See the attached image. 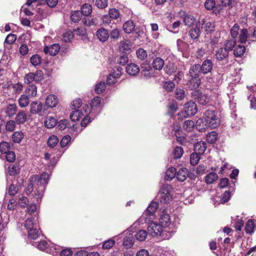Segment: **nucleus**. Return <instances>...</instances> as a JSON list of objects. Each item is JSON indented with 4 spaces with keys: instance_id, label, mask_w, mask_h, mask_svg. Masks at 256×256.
Returning a JSON list of instances; mask_svg holds the SVG:
<instances>
[{
    "instance_id": "f257e3e1",
    "label": "nucleus",
    "mask_w": 256,
    "mask_h": 256,
    "mask_svg": "<svg viewBox=\"0 0 256 256\" xmlns=\"http://www.w3.org/2000/svg\"><path fill=\"white\" fill-rule=\"evenodd\" d=\"M48 174L46 172H43L40 176H33L32 177V182H36V186H38L37 192L40 196L37 198V201H38V198H41L43 195V192L45 189L46 186L48 183Z\"/></svg>"
},
{
    "instance_id": "f03ea898",
    "label": "nucleus",
    "mask_w": 256,
    "mask_h": 256,
    "mask_svg": "<svg viewBox=\"0 0 256 256\" xmlns=\"http://www.w3.org/2000/svg\"><path fill=\"white\" fill-rule=\"evenodd\" d=\"M204 119L206 126L210 128H216L220 124V119L214 110L208 109L204 112Z\"/></svg>"
},
{
    "instance_id": "7ed1b4c3",
    "label": "nucleus",
    "mask_w": 256,
    "mask_h": 256,
    "mask_svg": "<svg viewBox=\"0 0 256 256\" xmlns=\"http://www.w3.org/2000/svg\"><path fill=\"white\" fill-rule=\"evenodd\" d=\"M172 188L170 185L166 184L162 186L160 193L161 203L167 204L172 200Z\"/></svg>"
},
{
    "instance_id": "20e7f679",
    "label": "nucleus",
    "mask_w": 256,
    "mask_h": 256,
    "mask_svg": "<svg viewBox=\"0 0 256 256\" xmlns=\"http://www.w3.org/2000/svg\"><path fill=\"white\" fill-rule=\"evenodd\" d=\"M38 248L43 251H45L48 253L52 254V255H54L56 252L60 250V248L59 246H54L50 248L49 244L46 240H41L38 244H37Z\"/></svg>"
},
{
    "instance_id": "39448f33",
    "label": "nucleus",
    "mask_w": 256,
    "mask_h": 256,
    "mask_svg": "<svg viewBox=\"0 0 256 256\" xmlns=\"http://www.w3.org/2000/svg\"><path fill=\"white\" fill-rule=\"evenodd\" d=\"M229 53L227 49L220 48L216 51L214 56L218 62H222L223 64H226L229 62Z\"/></svg>"
},
{
    "instance_id": "423d86ee",
    "label": "nucleus",
    "mask_w": 256,
    "mask_h": 256,
    "mask_svg": "<svg viewBox=\"0 0 256 256\" xmlns=\"http://www.w3.org/2000/svg\"><path fill=\"white\" fill-rule=\"evenodd\" d=\"M43 74L41 70H38L35 72H30L26 75L24 78V82L30 84L33 81L39 82L43 79Z\"/></svg>"
},
{
    "instance_id": "0eeeda50",
    "label": "nucleus",
    "mask_w": 256,
    "mask_h": 256,
    "mask_svg": "<svg viewBox=\"0 0 256 256\" xmlns=\"http://www.w3.org/2000/svg\"><path fill=\"white\" fill-rule=\"evenodd\" d=\"M162 224L151 222L148 227V232L152 236H160L162 230Z\"/></svg>"
},
{
    "instance_id": "6e6552de",
    "label": "nucleus",
    "mask_w": 256,
    "mask_h": 256,
    "mask_svg": "<svg viewBox=\"0 0 256 256\" xmlns=\"http://www.w3.org/2000/svg\"><path fill=\"white\" fill-rule=\"evenodd\" d=\"M197 22L198 26L200 27L202 29H204L207 33L214 30V26L212 22L204 21V19H199Z\"/></svg>"
},
{
    "instance_id": "1a4fd4ad",
    "label": "nucleus",
    "mask_w": 256,
    "mask_h": 256,
    "mask_svg": "<svg viewBox=\"0 0 256 256\" xmlns=\"http://www.w3.org/2000/svg\"><path fill=\"white\" fill-rule=\"evenodd\" d=\"M200 66L202 74H206L212 72L213 68V62L212 60L206 59L202 62Z\"/></svg>"
},
{
    "instance_id": "9d476101",
    "label": "nucleus",
    "mask_w": 256,
    "mask_h": 256,
    "mask_svg": "<svg viewBox=\"0 0 256 256\" xmlns=\"http://www.w3.org/2000/svg\"><path fill=\"white\" fill-rule=\"evenodd\" d=\"M96 36L100 42H105L110 38L108 30L104 28H100L96 30Z\"/></svg>"
},
{
    "instance_id": "9b49d317",
    "label": "nucleus",
    "mask_w": 256,
    "mask_h": 256,
    "mask_svg": "<svg viewBox=\"0 0 256 256\" xmlns=\"http://www.w3.org/2000/svg\"><path fill=\"white\" fill-rule=\"evenodd\" d=\"M197 112L196 105L192 101L187 102L184 105V112L188 116H193Z\"/></svg>"
},
{
    "instance_id": "f8f14e48",
    "label": "nucleus",
    "mask_w": 256,
    "mask_h": 256,
    "mask_svg": "<svg viewBox=\"0 0 256 256\" xmlns=\"http://www.w3.org/2000/svg\"><path fill=\"white\" fill-rule=\"evenodd\" d=\"M38 219V218L31 217L26 220L24 226L28 232L34 228L36 230V228L39 227Z\"/></svg>"
},
{
    "instance_id": "ddd939ff",
    "label": "nucleus",
    "mask_w": 256,
    "mask_h": 256,
    "mask_svg": "<svg viewBox=\"0 0 256 256\" xmlns=\"http://www.w3.org/2000/svg\"><path fill=\"white\" fill-rule=\"evenodd\" d=\"M202 74L200 64H194L192 65L189 70V74L192 78H197Z\"/></svg>"
},
{
    "instance_id": "4468645a",
    "label": "nucleus",
    "mask_w": 256,
    "mask_h": 256,
    "mask_svg": "<svg viewBox=\"0 0 256 256\" xmlns=\"http://www.w3.org/2000/svg\"><path fill=\"white\" fill-rule=\"evenodd\" d=\"M158 207V203L156 202H152L146 210V214L150 216V218H154V212Z\"/></svg>"
},
{
    "instance_id": "2eb2a0df",
    "label": "nucleus",
    "mask_w": 256,
    "mask_h": 256,
    "mask_svg": "<svg viewBox=\"0 0 256 256\" xmlns=\"http://www.w3.org/2000/svg\"><path fill=\"white\" fill-rule=\"evenodd\" d=\"M160 222L162 226H168L171 223V218L166 210L162 212L160 218Z\"/></svg>"
},
{
    "instance_id": "dca6fc26",
    "label": "nucleus",
    "mask_w": 256,
    "mask_h": 256,
    "mask_svg": "<svg viewBox=\"0 0 256 256\" xmlns=\"http://www.w3.org/2000/svg\"><path fill=\"white\" fill-rule=\"evenodd\" d=\"M18 106L16 104H8L5 108V113L9 118H12L16 113Z\"/></svg>"
},
{
    "instance_id": "f3484780",
    "label": "nucleus",
    "mask_w": 256,
    "mask_h": 256,
    "mask_svg": "<svg viewBox=\"0 0 256 256\" xmlns=\"http://www.w3.org/2000/svg\"><path fill=\"white\" fill-rule=\"evenodd\" d=\"M60 46L59 44H54L51 45L50 46H46L44 49V52L45 54L49 53L51 56L56 55L60 50Z\"/></svg>"
},
{
    "instance_id": "a211bd4d",
    "label": "nucleus",
    "mask_w": 256,
    "mask_h": 256,
    "mask_svg": "<svg viewBox=\"0 0 256 256\" xmlns=\"http://www.w3.org/2000/svg\"><path fill=\"white\" fill-rule=\"evenodd\" d=\"M135 28L134 22L131 20L126 22L122 26L123 30L126 34L132 33L134 30Z\"/></svg>"
},
{
    "instance_id": "6ab92c4d",
    "label": "nucleus",
    "mask_w": 256,
    "mask_h": 256,
    "mask_svg": "<svg viewBox=\"0 0 256 256\" xmlns=\"http://www.w3.org/2000/svg\"><path fill=\"white\" fill-rule=\"evenodd\" d=\"M30 112L32 114H38L41 115V112L43 108V105L41 102H32L30 104Z\"/></svg>"
},
{
    "instance_id": "aec40b11",
    "label": "nucleus",
    "mask_w": 256,
    "mask_h": 256,
    "mask_svg": "<svg viewBox=\"0 0 256 256\" xmlns=\"http://www.w3.org/2000/svg\"><path fill=\"white\" fill-rule=\"evenodd\" d=\"M126 71L130 75L136 76L140 72V68L136 64L131 63L127 66Z\"/></svg>"
},
{
    "instance_id": "412c9836",
    "label": "nucleus",
    "mask_w": 256,
    "mask_h": 256,
    "mask_svg": "<svg viewBox=\"0 0 256 256\" xmlns=\"http://www.w3.org/2000/svg\"><path fill=\"white\" fill-rule=\"evenodd\" d=\"M58 103V100L56 96L54 94L48 96L46 100V105L50 108H52L56 106Z\"/></svg>"
},
{
    "instance_id": "4be33fe9",
    "label": "nucleus",
    "mask_w": 256,
    "mask_h": 256,
    "mask_svg": "<svg viewBox=\"0 0 256 256\" xmlns=\"http://www.w3.org/2000/svg\"><path fill=\"white\" fill-rule=\"evenodd\" d=\"M206 148V143L204 142H199L196 143L194 146V150L196 153L202 154L204 153Z\"/></svg>"
},
{
    "instance_id": "5701e85b",
    "label": "nucleus",
    "mask_w": 256,
    "mask_h": 256,
    "mask_svg": "<svg viewBox=\"0 0 256 256\" xmlns=\"http://www.w3.org/2000/svg\"><path fill=\"white\" fill-rule=\"evenodd\" d=\"M188 175V169L184 168H182L176 172V178L179 181L184 182L186 180Z\"/></svg>"
},
{
    "instance_id": "b1692460",
    "label": "nucleus",
    "mask_w": 256,
    "mask_h": 256,
    "mask_svg": "<svg viewBox=\"0 0 256 256\" xmlns=\"http://www.w3.org/2000/svg\"><path fill=\"white\" fill-rule=\"evenodd\" d=\"M134 244V238L132 234H129L124 238L123 246L126 248H130Z\"/></svg>"
},
{
    "instance_id": "393cba45",
    "label": "nucleus",
    "mask_w": 256,
    "mask_h": 256,
    "mask_svg": "<svg viewBox=\"0 0 256 256\" xmlns=\"http://www.w3.org/2000/svg\"><path fill=\"white\" fill-rule=\"evenodd\" d=\"M164 62L163 59L160 57H156L152 62V65L153 68L156 70H160L163 68Z\"/></svg>"
},
{
    "instance_id": "a878e982",
    "label": "nucleus",
    "mask_w": 256,
    "mask_h": 256,
    "mask_svg": "<svg viewBox=\"0 0 256 256\" xmlns=\"http://www.w3.org/2000/svg\"><path fill=\"white\" fill-rule=\"evenodd\" d=\"M26 118L27 115L26 113L23 110H20L16 114L15 122L18 124H22L26 122Z\"/></svg>"
},
{
    "instance_id": "bb28decb",
    "label": "nucleus",
    "mask_w": 256,
    "mask_h": 256,
    "mask_svg": "<svg viewBox=\"0 0 256 256\" xmlns=\"http://www.w3.org/2000/svg\"><path fill=\"white\" fill-rule=\"evenodd\" d=\"M84 116L82 110H74V111L70 115V118L72 122H76L80 120V118Z\"/></svg>"
},
{
    "instance_id": "cd10ccee",
    "label": "nucleus",
    "mask_w": 256,
    "mask_h": 256,
    "mask_svg": "<svg viewBox=\"0 0 256 256\" xmlns=\"http://www.w3.org/2000/svg\"><path fill=\"white\" fill-rule=\"evenodd\" d=\"M142 74L144 76H149L150 75L151 67L147 61L143 62L142 65Z\"/></svg>"
},
{
    "instance_id": "c85d7f7f",
    "label": "nucleus",
    "mask_w": 256,
    "mask_h": 256,
    "mask_svg": "<svg viewBox=\"0 0 256 256\" xmlns=\"http://www.w3.org/2000/svg\"><path fill=\"white\" fill-rule=\"evenodd\" d=\"M19 106L20 108H24L28 106L30 102L29 98L26 94L20 96L18 100Z\"/></svg>"
},
{
    "instance_id": "c756f323",
    "label": "nucleus",
    "mask_w": 256,
    "mask_h": 256,
    "mask_svg": "<svg viewBox=\"0 0 256 256\" xmlns=\"http://www.w3.org/2000/svg\"><path fill=\"white\" fill-rule=\"evenodd\" d=\"M176 174V168L170 167L167 170L166 172L165 179L166 180H172Z\"/></svg>"
},
{
    "instance_id": "7c9ffc66",
    "label": "nucleus",
    "mask_w": 256,
    "mask_h": 256,
    "mask_svg": "<svg viewBox=\"0 0 256 256\" xmlns=\"http://www.w3.org/2000/svg\"><path fill=\"white\" fill-rule=\"evenodd\" d=\"M92 12V6L88 4H84L81 8V12L82 15L84 16H88Z\"/></svg>"
},
{
    "instance_id": "2f4dec72",
    "label": "nucleus",
    "mask_w": 256,
    "mask_h": 256,
    "mask_svg": "<svg viewBox=\"0 0 256 256\" xmlns=\"http://www.w3.org/2000/svg\"><path fill=\"white\" fill-rule=\"evenodd\" d=\"M44 123L47 128H50L56 125V120L53 117L48 116L46 118Z\"/></svg>"
},
{
    "instance_id": "473e14b6",
    "label": "nucleus",
    "mask_w": 256,
    "mask_h": 256,
    "mask_svg": "<svg viewBox=\"0 0 256 256\" xmlns=\"http://www.w3.org/2000/svg\"><path fill=\"white\" fill-rule=\"evenodd\" d=\"M200 29V27L198 26V22H196V26L189 31V35L192 39L196 40L199 37Z\"/></svg>"
},
{
    "instance_id": "72a5a7b5",
    "label": "nucleus",
    "mask_w": 256,
    "mask_h": 256,
    "mask_svg": "<svg viewBox=\"0 0 256 256\" xmlns=\"http://www.w3.org/2000/svg\"><path fill=\"white\" fill-rule=\"evenodd\" d=\"M236 44V40L232 38L231 39L227 40L224 42V48L227 49L229 52H231Z\"/></svg>"
},
{
    "instance_id": "f704fd0d",
    "label": "nucleus",
    "mask_w": 256,
    "mask_h": 256,
    "mask_svg": "<svg viewBox=\"0 0 256 256\" xmlns=\"http://www.w3.org/2000/svg\"><path fill=\"white\" fill-rule=\"evenodd\" d=\"M36 86L34 84H29L26 90V92L30 96H34L36 95Z\"/></svg>"
},
{
    "instance_id": "c9c22d12",
    "label": "nucleus",
    "mask_w": 256,
    "mask_h": 256,
    "mask_svg": "<svg viewBox=\"0 0 256 256\" xmlns=\"http://www.w3.org/2000/svg\"><path fill=\"white\" fill-rule=\"evenodd\" d=\"M248 32L246 29H241L239 36V41L240 43L243 44L246 42L248 36H249Z\"/></svg>"
},
{
    "instance_id": "e433bc0d",
    "label": "nucleus",
    "mask_w": 256,
    "mask_h": 256,
    "mask_svg": "<svg viewBox=\"0 0 256 256\" xmlns=\"http://www.w3.org/2000/svg\"><path fill=\"white\" fill-rule=\"evenodd\" d=\"M245 47L244 46H236L234 50V54L236 57L242 56L245 52Z\"/></svg>"
},
{
    "instance_id": "4c0bfd02",
    "label": "nucleus",
    "mask_w": 256,
    "mask_h": 256,
    "mask_svg": "<svg viewBox=\"0 0 256 256\" xmlns=\"http://www.w3.org/2000/svg\"><path fill=\"white\" fill-rule=\"evenodd\" d=\"M122 68L120 66H116L111 72V76L114 79L120 78L122 74Z\"/></svg>"
},
{
    "instance_id": "58836bf2",
    "label": "nucleus",
    "mask_w": 256,
    "mask_h": 256,
    "mask_svg": "<svg viewBox=\"0 0 256 256\" xmlns=\"http://www.w3.org/2000/svg\"><path fill=\"white\" fill-rule=\"evenodd\" d=\"M218 178L216 173L210 172L206 176V182L208 184H211L215 182Z\"/></svg>"
},
{
    "instance_id": "ea45409f",
    "label": "nucleus",
    "mask_w": 256,
    "mask_h": 256,
    "mask_svg": "<svg viewBox=\"0 0 256 256\" xmlns=\"http://www.w3.org/2000/svg\"><path fill=\"white\" fill-rule=\"evenodd\" d=\"M24 134L21 132H16L12 136V140L16 143H20L24 138Z\"/></svg>"
},
{
    "instance_id": "a19ab883",
    "label": "nucleus",
    "mask_w": 256,
    "mask_h": 256,
    "mask_svg": "<svg viewBox=\"0 0 256 256\" xmlns=\"http://www.w3.org/2000/svg\"><path fill=\"white\" fill-rule=\"evenodd\" d=\"M82 17V12L80 11L76 10L72 12L70 18L71 20L74 22H78Z\"/></svg>"
},
{
    "instance_id": "79ce46f5",
    "label": "nucleus",
    "mask_w": 256,
    "mask_h": 256,
    "mask_svg": "<svg viewBox=\"0 0 256 256\" xmlns=\"http://www.w3.org/2000/svg\"><path fill=\"white\" fill-rule=\"evenodd\" d=\"M218 137V134L215 132H209L206 135V140L208 143L210 144H214V143Z\"/></svg>"
},
{
    "instance_id": "37998d69",
    "label": "nucleus",
    "mask_w": 256,
    "mask_h": 256,
    "mask_svg": "<svg viewBox=\"0 0 256 256\" xmlns=\"http://www.w3.org/2000/svg\"><path fill=\"white\" fill-rule=\"evenodd\" d=\"M240 30L238 24H235L230 30V34L232 38L236 40L238 34H240Z\"/></svg>"
},
{
    "instance_id": "c03bdc74",
    "label": "nucleus",
    "mask_w": 256,
    "mask_h": 256,
    "mask_svg": "<svg viewBox=\"0 0 256 256\" xmlns=\"http://www.w3.org/2000/svg\"><path fill=\"white\" fill-rule=\"evenodd\" d=\"M58 142V138L56 136H51L48 139V144L50 148L54 147Z\"/></svg>"
},
{
    "instance_id": "a18cd8bd",
    "label": "nucleus",
    "mask_w": 256,
    "mask_h": 256,
    "mask_svg": "<svg viewBox=\"0 0 256 256\" xmlns=\"http://www.w3.org/2000/svg\"><path fill=\"white\" fill-rule=\"evenodd\" d=\"M130 42L128 40H124L120 42V50L124 51L130 50Z\"/></svg>"
},
{
    "instance_id": "49530a36",
    "label": "nucleus",
    "mask_w": 256,
    "mask_h": 256,
    "mask_svg": "<svg viewBox=\"0 0 256 256\" xmlns=\"http://www.w3.org/2000/svg\"><path fill=\"white\" fill-rule=\"evenodd\" d=\"M194 126V121L192 120H187L184 122L183 128L186 130L190 132L192 130Z\"/></svg>"
},
{
    "instance_id": "de8ad7c7",
    "label": "nucleus",
    "mask_w": 256,
    "mask_h": 256,
    "mask_svg": "<svg viewBox=\"0 0 256 256\" xmlns=\"http://www.w3.org/2000/svg\"><path fill=\"white\" fill-rule=\"evenodd\" d=\"M10 144L6 142H2L0 144V152L2 154H6L10 151Z\"/></svg>"
},
{
    "instance_id": "09e8293b",
    "label": "nucleus",
    "mask_w": 256,
    "mask_h": 256,
    "mask_svg": "<svg viewBox=\"0 0 256 256\" xmlns=\"http://www.w3.org/2000/svg\"><path fill=\"white\" fill-rule=\"evenodd\" d=\"M40 228H36V230H34V228L30 230L28 232V236L33 240H36L40 236V232L39 231Z\"/></svg>"
},
{
    "instance_id": "8fccbe9b",
    "label": "nucleus",
    "mask_w": 256,
    "mask_h": 256,
    "mask_svg": "<svg viewBox=\"0 0 256 256\" xmlns=\"http://www.w3.org/2000/svg\"><path fill=\"white\" fill-rule=\"evenodd\" d=\"M184 154V150L180 146H176L173 151V154L175 158H180Z\"/></svg>"
},
{
    "instance_id": "3c124183",
    "label": "nucleus",
    "mask_w": 256,
    "mask_h": 256,
    "mask_svg": "<svg viewBox=\"0 0 256 256\" xmlns=\"http://www.w3.org/2000/svg\"><path fill=\"white\" fill-rule=\"evenodd\" d=\"M254 228V222L252 220H248L246 225L245 230L246 233L253 232Z\"/></svg>"
},
{
    "instance_id": "603ef678",
    "label": "nucleus",
    "mask_w": 256,
    "mask_h": 256,
    "mask_svg": "<svg viewBox=\"0 0 256 256\" xmlns=\"http://www.w3.org/2000/svg\"><path fill=\"white\" fill-rule=\"evenodd\" d=\"M108 14L111 18L116 20L119 18L120 13L118 10L112 8L109 10Z\"/></svg>"
},
{
    "instance_id": "864d4df0",
    "label": "nucleus",
    "mask_w": 256,
    "mask_h": 256,
    "mask_svg": "<svg viewBox=\"0 0 256 256\" xmlns=\"http://www.w3.org/2000/svg\"><path fill=\"white\" fill-rule=\"evenodd\" d=\"M147 233L144 230H140L136 234V238L139 241H143L146 238Z\"/></svg>"
},
{
    "instance_id": "5fc2aeb1",
    "label": "nucleus",
    "mask_w": 256,
    "mask_h": 256,
    "mask_svg": "<svg viewBox=\"0 0 256 256\" xmlns=\"http://www.w3.org/2000/svg\"><path fill=\"white\" fill-rule=\"evenodd\" d=\"M110 38L117 40L120 36V31L118 28H115L112 30L110 33H109Z\"/></svg>"
},
{
    "instance_id": "6e6d98bb",
    "label": "nucleus",
    "mask_w": 256,
    "mask_h": 256,
    "mask_svg": "<svg viewBox=\"0 0 256 256\" xmlns=\"http://www.w3.org/2000/svg\"><path fill=\"white\" fill-rule=\"evenodd\" d=\"M16 122L13 120H8L5 125L6 129L7 131L12 132L16 128Z\"/></svg>"
},
{
    "instance_id": "4d7b16f0",
    "label": "nucleus",
    "mask_w": 256,
    "mask_h": 256,
    "mask_svg": "<svg viewBox=\"0 0 256 256\" xmlns=\"http://www.w3.org/2000/svg\"><path fill=\"white\" fill-rule=\"evenodd\" d=\"M19 168L17 166L10 164L8 167V172L10 176H14L18 173Z\"/></svg>"
},
{
    "instance_id": "13d9d810",
    "label": "nucleus",
    "mask_w": 256,
    "mask_h": 256,
    "mask_svg": "<svg viewBox=\"0 0 256 256\" xmlns=\"http://www.w3.org/2000/svg\"><path fill=\"white\" fill-rule=\"evenodd\" d=\"M30 62L34 66H37L40 64L41 58L38 54L33 55L30 58Z\"/></svg>"
},
{
    "instance_id": "bf43d9fd",
    "label": "nucleus",
    "mask_w": 256,
    "mask_h": 256,
    "mask_svg": "<svg viewBox=\"0 0 256 256\" xmlns=\"http://www.w3.org/2000/svg\"><path fill=\"white\" fill-rule=\"evenodd\" d=\"M199 154L197 153H192L190 156V162L192 166L196 165L200 160Z\"/></svg>"
},
{
    "instance_id": "052dcab7",
    "label": "nucleus",
    "mask_w": 256,
    "mask_h": 256,
    "mask_svg": "<svg viewBox=\"0 0 256 256\" xmlns=\"http://www.w3.org/2000/svg\"><path fill=\"white\" fill-rule=\"evenodd\" d=\"M108 0H96L95 2V6L101 9L106 8L108 6Z\"/></svg>"
},
{
    "instance_id": "680f3d73",
    "label": "nucleus",
    "mask_w": 256,
    "mask_h": 256,
    "mask_svg": "<svg viewBox=\"0 0 256 256\" xmlns=\"http://www.w3.org/2000/svg\"><path fill=\"white\" fill-rule=\"evenodd\" d=\"M196 99L198 102L202 105L206 104L208 100L207 97L202 93L198 94Z\"/></svg>"
},
{
    "instance_id": "e2e57ef3",
    "label": "nucleus",
    "mask_w": 256,
    "mask_h": 256,
    "mask_svg": "<svg viewBox=\"0 0 256 256\" xmlns=\"http://www.w3.org/2000/svg\"><path fill=\"white\" fill-rule=\"evenodd\" d=\"M7 224L8 222L4 221V220H3L2 217L0 216V237L4 234Z\"/></svg>"
},
{
    "instance_id": "0e129e2a",
    "label": "nucleus",
    "mask_w": 256,
    "mask_h": 256,
    "mask_svg": "<svg viewBox=\"0 0 256 256\" xmlns=\"http://www.w3.org/2000/svg\"><path fill=\"white\" fill-rule=\"evenodd\" d=\"M195 19L192 16H186L184 18V24L188 26H190L194 24Z\"/></svg>"
},
{
    "instance_id": "69168bd1",
    "label": "nucleus",
    "mask_w": 256,
    "mask_h": 256,
    "mask_svg": "<svg viewBox=\"0 0 256 256\" xmlns=\"http://www.w3.org/2000/svg\"><path fill=\"white\" fill-rule=\"evenodd\" d=\"M106 88V84L104 82H100L98 83L95 88V92L99 94L102 93Z\"/></svg>"
},
{
    "instance_id": "338daca9",
    "label": "nucleus",
    "mask_w": 256,
    "mask_h": 256,
    "mask_svg": "<svg viewBox=\"0 0 256 256\" xmlns=\"http://www.w3.org/2000/svg\"><path fill=\"white\" fill-rule=\"evenodd\" d=\"M136 55L139 59L144 60L147 57V52L144 49L139 48L136 51Z\"/></svg>"
},
{
    "instance_id": "774afa93",
    "label": "nucleus",
    "mask_w": 256,
    "mask_h": 256,
    "mask_svg": "<svg viewBox=\"0 0 256 256\" xmlns=\"http://www.w3.org/2000/svg\"><path fill=\"white\" fill-rule=\"evenodd\" d=\"M214 0H206L204 3V7L208 10H212L215 7Z\"/></svg>"
}]
</instances>
